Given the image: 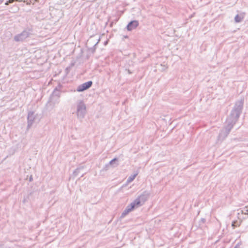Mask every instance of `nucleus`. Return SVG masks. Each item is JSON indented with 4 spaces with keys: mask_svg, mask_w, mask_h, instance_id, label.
<instances>
[{
    "mask_svg": "<svg viewBox=\"0 0 248 248\" xmlns=\"http://www.w3.org/2000/svg\"><path fill=\"white\" fill-rule=\"evenodd\" d=\"M139 26V22L137 20L130 21L127 25L126 29L128 31H131L136 29Z\"/></svg>",
    "mask_w": 248,
    "mask_h": 248,
    "instance_id": "obj_8",
    "label": "nucleus"
},
{
    "mask_svg": "<svg viewBox=\"0 0 248 248\" xmlns=\"http://www.w3.org/2000/svg\"><path fill=\"white\" fill-rule=\"evenodd\" d=\"M118 163H116V166H118Z\"/></svg>",
    "mask_w": 248,
    "mask_h": 248,
    "instance_id": "obj_17",
    "label": "nucleus"
},
{
    "mask_svg": "<svg viewBox=\"0 0 248 248\" xmlns=\"http://www.w3.org/2000/svg\"><path fill=\"white\" fill-rule=\"evenodd\" d=\"M36 116L33 111H30L28 115V125L27 129H30L32 125Z\"/></svg>",
    "mask_w": 248,
    "mask_h": 248,
    "instance_id": "obj_5",
    "label": "nucleus"
},
{
    "mask_svg": "<svg viewBox=\"0 0 248 248\" xmlns=\"http://www.w3.org/2000/svg\"><path fill=\"white\" fill-rule=\"evenodd\" d=\"M13 2V0H9V2L7 1V2L5 3V4L7 5H8V3H9V2L11 3V2Z\"/></svg>",
    "mask_w": 248,
    "mask_h": 248,
    "instance_id": "obj_13",
    "label": "nucleus"
},
{
    "mask_svg": "<svg viewBox=\"0 0 248 248\" xmlns=\"http://www.w3.org/2000/svg\"><path fill=\"white\" fill-rule=\"evenodd\" d=\"M232 226L233 227H235L236 226V225H235V222H232Z\"/></svg>",
    "mask_w": 248,
    "mask_h": 248,
    "instance_id": "obj_14",
    "label": "nucleus"
},
{
    "mask_svg": "<svg viewBox=\"0 0 248 248\" xmlns=\"http://www.w3.org/2000/svg\"><path fill=\"white\" fill-rule=\"evenodd\" d=\"M136 207L134 205L131 203L130 205H128L124 211L123 212L121 215V217H124L126 215H127L129 212H130L133 209H134Z\"/></svg>",
    "mask_w": 248,
    "mask_h": 248,
    "instance_id": "obj_9",
    "label": "nucleus"
},
{
    "mask_svg": "<svg viewBox=\"0 0 248 248\" xmlns=\"http://www.w3.org/2000/svg\"><path fill=\"white\" fill-rule=\"evenodd\" d=\"M31 35V31L30 30H26L21 33L16 35L14 37V40L16 42H22L26 38L30 37Z\"/></svg>",
    "mask_w": 248,
    "mask_h": 248,
    "instance_id": "obj_3",
    "label": "nucleus"
},
{
    "mask_svg": "<svg viewBox=\"0 0 248 248\" xmlns=\"http://www.w3.org/2000/svg\"><path fill=\"white\" fill-rule=\"evenodd\" d=\"M243 103L242 100L236 102L230 116L227 119L225 128L219 134L218 140L222 141L228 136L241 113Z\"/></svg>",
    "mask_w": 248,
    "mask_h": 248,
    "instance_id": "obj_1",
    "label": "nucleus"
},
{
    "mask_svg": "<svg viewBox=\"0 0 248 248\" xmlns=\"http://www.w3.org/2000/svg\"><path fill=\"white\" fill-rule=\"evenodd\" d=\"M234 248H240V247L239 246L236 245L234 247Z\"/></svg>",
    "mask_w": 248,
    "mask_h": 248,
    "instance_id": "obj_15",
    "label": "nucleus"
},
{
    "mask_svg": "<svg viewBox=\"0 0 248 248\" xmlns=\"http://www.w3.org/2000/svg\"><path fill=\"white\" fill-rule=\"evenodd\" d=\"M60 96V93L59 91L54 92L51 96V101L54 104H58L60 102L59 98Z\"/></svg>",
    "mask_w": 248,
    "mask_h": 248,
    "instance_id": "obj_7",
    "label": "nucleus"
},
{
    "mask_svg": "<svg viewBox=\"0 0 248 248\" xmlns=\"http://www.w3.org/2000/svg\"><path fill=\"white\" fill-rule=\"evenodd\" d=\"M92 84L93 82L92 81H89L78 86L77 90L79 92H83L90 88L92 86Z\"/></svg>",
    "mask_w": 248,
    "mask_h": 248,
    "instance_id": "obj_6",
    "label": "nucleus"
},
{
    "mask_svg": "<svg viewBox=\"0 0 248 248\" xmlns=\"http://www.w3.org/2000/svg\"><path fill=\"white\" fill-rule=\"evenodd\" d=\"M149 197V194L145 192L140 195L132 203L135 207H138L142 205L145 201H146Z\"/></svg>",
    "mask_w": 248,
    "mask_h": 248,
    "instance_id": "obj_4",
    "label": "nucleus"
},
{
    "mask_svg": "<svg viewBox=\"0 0 248 248\" xmlns=\"http://www.w3.org/2000/svg\"><path fill=\"white\" fill-rule=\"evenodd\" d=\"M35 1H36L37 0H35Z\"/></svg>",
    "mask_w": 248,
    "mask_h": 248,
    "instance_id": "obj_18",
    "label": "nucleus"
},
{
    "mask_svg": "<svg viewBox=\"0 0 248 248\" xmlns=\"http://www.w3.org/2000/svg\"><path fill=\"white\" fill-rule=\"evenodd\" d=\"M117 160V159L116 158H114L112 160H111L109 162V164L110 165H113V164L116 163V161Z\"/></svg>",
    "mask_w": 248,
    "mask_h": 248,
    "instance_id": "obj_12",
    "label": "nucleus"
},
{
    "mask_svg": "<svg viewBox=\"0 0 248 248\" xmlns=\"http://www.w3.org/2000/svg\"><path fill=\"white\" fill-rule=\"evenodd\" d=\"M87 113L86 106L83 100H78L77 104V116L81 121L85 117Z\"/></svg>",
    "mask_w": 248,
    "mask_h": 248,
    "instance_id": "obj_2",
    "label": "nucleus"
},
{
    "mask_svg": "<svg viewBox=\"0 0 248 248\" xmlns=\"http://www.w3.org/2000/svg\"><path fill=\"white\" fill-rule=\"evenodd\" d=\"M138 173H135L133 175H131L128 177V178L127 180V183H130L132 182L136 178V177L137 176Z\"/></svg>",
    "mask_w": 248,
    "mask_h": 248,
    "instance_id": "obj_10",
    "label": "nucleus"
},
{
    "mask_svg": "<svg viewBox=\"0 0 248 248\" xmlns=\"http://www.w3.org/2000/svg\"><path fill=\"white\" fill-rule=\"evenodd\" d=\"M243 18V16H241L239 15H237L234 18V20L236 23H239L242 21Z\"/></svg>",
    "mask_w": 248,
    "mask_h": 248,
    "instance_id": "obj_11",
    "label": "nucleus"
},
{
    "mask_svg": "<svg viewBox=\"0 0 248 248\" xmlns=\"http://www.w3.org/2000/svg\"><path fill=\"white\" fill-rule=\"evenodd\" d=\"M77 171H78V170H75L74 173H75Z\"/></svg>",
    "mask_w": 248,
    "mask_h": 248,
    "instance_id": "obj_16",
    "label": "nucleus"
}]
</instances>
